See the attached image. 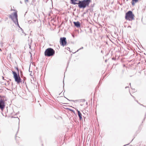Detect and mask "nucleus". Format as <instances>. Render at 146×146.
Instances as JSON below:
<instances>
[{"instance_id":"nucleus-22","label":"nucleus","mask_w":146,"mask_h":146,"mask_svg":"<svg viewBox=\"0 0 146 146\" xmlns=\"http://www.w3.org/2000/svg\"><path fill=\"white\" fill-rule=\"evenodd\" d=\"M73 37H74V35H73Z\"/></svg>"},{"instance_id":"nucleus-10","label":"nucleus","mask_w":146,"mask_h":146,"mask_svg":"<svg viewBox=\"0 0 146 146\" xmlns=\"http://www.w3.org/2000/svg\"><path fill=\"white\" fill-rule=\"evenodd\" d=\"M132 0V5H134L135 4V3H134V2L135 3H136L138 1V0Z\"/></svg>"},{"instance_id":"nucleus-23","label":"nucleus","mask_w":146,"mask_h":146,"mask_svg":"<svg viewBox=\"0 0 146 146\" xmlns=\"http://www.w3.org/2000/svg\"><path fill=\"white\" fill-rule=\"evenodd\" d=\"M127 88V87H125V88Z\"/></svg>"},{"instance_id":"nucleus-5","label":"nucleus","mask_w":146,"mask_h":146,"mask_svg":"<svg viewBox=\"0 0 146 146\" xmlns=\"http://www.w3.org/2000/svg\"><path fill=\"white\" fill-rule=\"evenodd\" d=\"M13 73L15 81L17 82V83L21 82V79L19 75H18L16 72L14 71H13Z\"/></svg>"},{"instance_id":"nucleus-19","label":"nucleus","mask_w":146,"mask_h":146,"mask_svg":"<svg viewBox=\"0 0 146 146\" xmlns=\"http://www.w3.org/2000/svg\"><path fill=\"white\" fill-rule=\"evenodd\" d=\"M0 51H1V48H0Z\"/></svg>"},{"instance_id":"nucleus-13","label":"nucleus","mask_w":146,"mask_h":146,"mask_svg":"<svg viewBox=\"0 0 146 146\" xmlns=\"http://www.w3.org/2000/svg\"><path fill=\"white\" fill-rule=\"evenodd\" d=\"M68 48L67 50H70V48Z\"/></svg>"},{"instance_id":"nucleus-16","label":"nucleus","mask_w":146,"mask_h":146,"mask_svg":"<svg viewBox=\"0 0 146 146\" xmlns=\"http://www.w3.org/2000/svg\"><path fill=\"white\" fill-rule=\"evenodd\" d=\"M30 75L31 76H33V75L31 73L30 74Z\"/></svg>"},{"instance_id":"nucleus-18","label":"nucleus","mask_w":146,"mask_h":146,"mask_svg":"<svg viewBox=\"0 0 146 146\" xmlns=\"http://www.w3.org/2000/svg\"><path fill=\"white\" fill-rule=\"evenodd\" d=\"M128 27H131V26H129Z\"/></svg>"},{"instance_id":"nucleus-7","label":"nucleus","mask_w":146,"mask_h":146,"mask_svg":"<svg viewBox=\"0 0 146 146\" xmlns=\"http://www.w3.org/2000/svg\"><path fill=\"white\" fill-rule=\"evenodd\" d=\"M5 107V102L2 100H0V109L3 110Z\"/></svg>"},{"instance_id":"nucleus-20","label":"nucleus","mask_w":146,"mask_h":146,"mask_svg":"<svg viewBox=\"0 0 146 146\" xmlns=\"http://www.w3.org/2000/svg\"><path fill=\"white\" fill-rule=\"evenodd\" d=\"M63 84L64 83V80L63 81Z\"/></svg>"},{"instance_id":"nucleus-3","label":"nucleus","mask_w":146,"mask_h":146,"mask_svg":"<svg viewBox=\"0 0 146 146\" xmlns=\"http://www.w3.org/2000/svg\"><path fill=\"white\" fill-rule=\"evenodd\" d=\"M54 53V50L51 48H49L47 49L44 52L45 55L48 57L53 56Z\"/></svg>"},{"instance_id":"nucleus-11","label":"nucleus","mask_w":146,"mask_h":146,"mask_svg":"<svg viewBox=\"0 0 146 146\" xmlns=\"http://www.w3.org/2000/svg\"><path fill=\"white\" fill-rule=\"evenodd\" d=\"M83 47H82L81 48H80L77 51H78L79 50H80L81 49H83Z\"/></svg>"},{"instance_id":"nucleus-14","label":"nucleus","mask_w":146,"mask_h":146,"mask_svg":"<svg viewBox=\"0 0 146 146\" xmlns=\"http://www.w3.org/2000/svg\"><path fill=\"white\" fill-rule=\"evenodd\" d=\"M25 2H28V0H25Z\"/></svg>"},{"instance_id":"nucleus-17","label":"nucleus","mask_w":146,"mask_h":146,"mask_svg":"<svg viewBox=\"0 0 146 146\" xmlns=\"http://www.w3.org/2000/svg\"><path fill=\"white\" fill-rule=\"evenodd\" d=\"M30 53L31 54V57L32 56V54L31 53Z\"/></svg>"},{"instance_id":"nucleus-12","label":"nucleus","mask_w":146,"mask_h":146,"mask_svg":"<svg viewBox=\"0 0 146 146\" xmlns=\"http://www.w3.org/2000/svg\"><path fill=\"white\" fill-rule=\"evenodd\" d=\"M20 27V28L22 29V33H24V31L20 27Z\"/></svg>"},{"instance_id":"nucleus-21","label":"nucleus","mask_w":146,"mask_h":146,"mask_svg":"<svg viewBox=\"0 0 146 146\" xmlns=\"http://www.w3.org/2000/svg\"><path fill=\"white\" fill-rule=\"evenodd\" d=\"M126 145H124V146H125Z\"/></svg>"},{"instance_id":"nucleus-1","label":"nucleus","mask_w":146,"mask_h":146,"mask_svg":"<svg viewBox=\"0 0 146 146\" xmlns=\"http://www.w3.org/2000/svg\"><path fill=\"white\" fill-rule=\"evenodd\" d=\"M74 1H76V0H71L72 4L75 5L78 4L80 8H84L88 6L91 2V0H84L82 1H79V2L77 3Z\"/></svg>"},{"instance_id":"nucleus-4","label":"nucleus","mask_w":146,"mask_h":146,"mask_svg":"<svg viewBox=\"0 0 146 146\" xmlns=\"http://www.w3.org/2000/svg\"><path fill=\"white\" fill-rule=\"evenodd\" d=\"M134 15L131 11H129L125 14V19L127 20L132 21L134 19Z\"/></svg>"},{"instance_id":"nucleus-15","label":"nucleus","mask_w":146,"mask_h":146,"mask_svg":"<svg viewBox=\"0 0 146 146\" xmlns=\"http://www.w3.org/2000/svg\"><path fill=\"white\" fill-rule=\"evenodd\" d=\"M16 68V69H17V70L18 71H19V70H18V68Z\"/></svg>"},{"instance_id":"nucleus-8","label":"nucleus","mask_w":146,"mask_h":146,"mask_svg":"<svg viewBox=\"0 0 146 146\" xmlns=\"http://www.w3.org/2000/svg\"><path fill=\"white\" fill-rule=\"evenodd\" d=\"M74 25L77 27H80V24L79 22H74Z\"/></svg>"},{"instance_id":"nucleus-2","label":"nucleus","mask_w":146,"mask_h":146,"mask_svg":"<svg viewBox=\"0 0 146 146\" xmlns=\"http://www.w3.org/2000/svg\"><path fill=\"white\" fill-rule=\"evenodd\" d=\"M9 17L12 19L15 24H17L18 27H20L18 21V16L17 11L14 12L13 14L10 15H9Z\"/></svg>"},{"instance_id":"nucleus-9","label":"nucleus","mask_w":146,"mask_h":146,"mask_svg":"<svg viewBox=\"0 0 146 146\" xmlns=\"http://www.w3.org/2000/svg\"><path fill=\"white\" fill-rule=\"evenodd\" d=\"M77 111H78V115L79 119L80 120H81L82 119V114L80 113V111H79L78 110Z\"/></svg>"},{"instance_id":"nucleus-6","label":"nucleus","mask_w":146,"mask_h":146,"mask_svg":"<svg viewBox=\"0 0 146 146\" xmlns=\"http://www.w3.org/2000/svg\"><path fill=\"white\" fill-rule=\"evenodd\" d=\"M60 44L63 46L66 45V38L65 37L61 38L60 40Z\"/></svg>"}]
</instances>
